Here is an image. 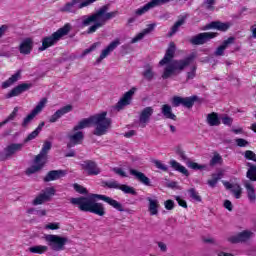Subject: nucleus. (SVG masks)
Instances as JSON below:
<instances>
[{"mask_svg": "<svg viewBox=\"0 0 256 256\" xmlns=\"http://www.w3.org/2000/svg\"><path fill=\"white\" fill-rule=\"evenodd\" d=\"M95 199H98L99 201H104V203H107L108 205L116 209V211H125L122 203L109 196L101 194H92L88 197L80 196L78 198H71L70 203L72 205H77L80 211H84L85 213H94V215L103 217L105 215V206L102 203L95 202Z\"/></svg>", "mask_w": 256, "mask_h": 256, "instance_id": "f257e3e1", "label": "nucleus"}, {"mask_svg": "<svg viewBox=\"0 0 256 256\" xmlns=\"http://www.w3.org/2000/svg\"><path fill=\"white\" fill-rule=\"evenodd\" d=\"M107 11H109V5H104L100 7L94 14L82 16V27H89L91 23H94L88 28V35H92V33H95L97 29H101V27L105 26L108 21L115 19V17L119 15V11L117 10L112 12Z\"/></svg>", "mask_w": 256, "mask_h": 256, "instance_id": "f03ea898", "label": "nucleus"}, {"mask_svg": "<svg viewBox=\"0 0 256 256\" xmlns=\"http://www.w3.org/2000/svg\"><path fill=\"white\" fill-rule=\"evenodd\" d=\"M91 125L95 126L93 134L97 137H101L105 135L109 127H111V119L107 118V112L95 114L94 116L81 120L74 126L73 131H81V129H87V127H91Z\"/></svg>", "mask_w": 256, "mask_h": 256, "instance_id": "7ed1b4c3", "label": "nucleus"}, {"mask_svg": "<svg viewBox=\"0 0 256 256\" xmlns=\"http://www.w3.org/2000/svg\"><path fill=\"white\" fill-rule=\"evenodd\" d=\"M197 58V54L195 52L191 53L184 59L179 60H172L169 64L165 67L164 72L162 74V79H169L171 75L175 73H181L195 61Z\"/></svg>", "mask_w": 256, "mask_h": 256, "instance_id": "20e7f679", "label": "nucleus"}, {"mask_svg": "<svg viewBox=\"0 0 256 256\" xmlns=\"http://www.w3.org/2000/svg\"><path fill=\"white\" fill-rule=\"evenodd\" d=\"M69 31H71V24H65L62 28L58 29L51 36L44 37L42 39V46L38 49L39 51H45L49 49V47H53L62 37L65 35H69Z\"/></svg>", "mask_w": 256, "mask_h": 256, "instance_id": "39448f33", "label": "nucleus"}, {"mask_svg": "<svg viewBox=\"0 0 256 256\" xmlns=\"http://www.w3.org/2000/svg\"><path fill=\"white\" fill-rule=\"evenodd\" d=\"M44 239L52 251H63L65 249V245H67L69 241L67 237H61L55 234H47Z\"/></svg>", "mask_w": 256, "mask_h": 256, "instance_id": "423d86ee", "label": "nucleus"}, {"mask_svg": "<svg viewBox=\"0 0 256 256\" xmlns=\"http://www.w3.org/2000/svg\"><path fill=\"white\" fill-rule=\"evenodd\" d=\"M255 237V233L251 230H244L236 235L229 236L227 241L232 245H237L239 243H247Z\"/></svg>", "mask_w": 256, "mask_h": 256, "instance_id": "0eeeda50", "label": "nucleus"}, {"mask_svg": "<svg viewBox=\"0 0 256 256\" xmlns=\"http://www.w3.org/2000/svg\"><path fill=\"white\" fill-rule=\"evenodd\" d=\"M198 96H190V97H181V96H174L172 98V105L173 107H186V109H191L195 105V101H198Z\"/></svg>", "mask_w": 256, "mask_h": 256, "instance_id": "6e6552de", "label": "nucleus"}, {"mask_svg": "<svg viewBox=\"0 0 256 256\" xmlns=\"http://www.w3.org/2000/svg\"><path fill=\"white\" fill-rule=\"evenodd\" d=\"M135 91L137 88L133 87L129 91L125 92L124 95L120 98V100L114 106L115 111H123L125 107L131 105V101H133V96L135 95Z\"/></svg>", "mask_w": 256, "mask_h": 256, "instance_id": "1a4fd4ad", "label": "nucleus"}, {"mask_svg": "<svg viewBox=\"0 0 256 256\" xmlns=\"http://www.w3.org/2000/svg\"><path fill=\"white\" fill-rule=\"evenodd\" d=\"M45 105H47V98H42L32 112L24 118L22 127H27L29 123H31V121H33V119H35V117H37V115L43 111Z\"/></svg>", "mask_w": 256, "mask_h": 256, "instance_id": "9d476101", "label": "nucleus"}, {"mask_svg": "<svg viewBox=\"0 0 256 256\" xmlns=\"http://www.w3.org/2000/svg\"><path fill=\"white\" fill-rule=\"evenodd\" d=\"M215 37H217V33L215 32H203L193 36L190 39V43L192 45H205V43H209V41L215 39Z\"/></svg>", "mask_w": 256, "mask_h": 256, "instance_id": "9b49d317", "label": "nucleus"}, {"mask_svg": "<svg viewBox=\"0 0 256 256\" xmlns=\"http://www.w3.org/2000/svg\"><path fill=\"white\" fill-rule=\"evenodd\" d=\"M55 195V188L48 187L33 200L32 205H43V203H47V201H51V197Z\"/></svg>", "mask_w": 256, "mask_h": 256, "instance_id": "f8f14e48", "label": "nucleus"}, {"mask_svg": "<svg viewBox=\"0 0 256 256\" xmlns=\"http://www.w3.org/2000/svg\"><path fill=\"white\" fill-rule=\"evenodd\" d=\"M104 185L105 187H108V189H120V191H123V193H126L128 195H137V191H135V188L125 184L121 185L116 180L104 182Z\"/></svg>", "mask_w": 256, "mask_h": 256, "instance_id": "ddd939ff", "label": "nucleus"}, {"mask_svg": "<svg viewBox=\"0 0 256 256\" xmlns=\"http://www.w3.org/2000/svg\"><path fill=\"white\" fill-rule=\"evenodd\" d=\"M80 166L82 167L83 171L87 173V175H100L101 168L97 165V162L93 160H85L83 161Z\"/></svg>", "mask_w": 256, "mask_h": 256, "instance_id": "4468645a", "label": "nucleus"}, {"mask_svg": "<svg viewBox=\"0 0 256 256\" xmlns=\"http://www.w3.org/2000/svg\"><path fill=\"white\" fill-rule=\"evenodd\" d=\"M153 113H155V110L151 106L144 108L140 112L139 123L142 128L147 127V123L151 121V117H153Z\"/></svg>", "mask_w": 256, "mask_h": 256, "instance_id": "2eb2a0df", "label": "nucleus"}, {"mask_svg": "<svg viewBox=\"0 0 256 256\" xmlns=\"http://www.w3.org/2000/svg\"><path fill=\"white\" fill-rule=\"evenodd\" d=\"M175 51H177V48L175 46L174 42H171L166 50V53L162 60H160L159 65L163 67V65H169L173 61V58L175 57Z\"/></svg>", "mask_w": 256, "mask_h": 256, "instance_id": "dca6fc26", "label": "nucleus"}, {"mask_svg": "<svg viewBox=\"0 0 256 256\" xmlns=\"http://www.w3.org/2000/svg\"><path fill=\"white\" fill-rule=\"evenodd\" d=\"M119 45H121V40L116 39L114 41H112L104 50H102L99 58L96 60V63H101V61H103V59H106V57H109V55L111 53H113V51H115L116 47H119Z\"/></svg>", "mask_w": 256, "mask_h": 256, "instance_id": "f3484780", "label": "nucleus"}, {"mask_svg": "<svg viewBox=\"0 0 256 256\" xmlns=\"http://www.w3.org/2000/svg\"><path fill=\"white\" fill-rule=\"evenodd\" d=\"M23 147H25V144L23 143H12L9 144L4 148V157L5 159H10V157H13L15 153H19V151H23Z\"/></svg>", "mask_w": 256, "mask_h": 256, "instance_id": "a211bd4d", "label": "nucleus"}, {"mask_svg": "<svg viewBox=\"0 0 256 256\" xmlns=\"http://www.w3.org/2000/svg\"><path fill=\"white\" fill-rule=\"evenodd\" d=\"M33 45V38H24L19 44L18 51L21 55H31Z\"/></svg>", "mask_w": 256, "mask_h": 256, "instance_id": "6ab92c4d", "label": "nucleus"}, {"mask_svg": "<svg viewBox=\"0 0 256 256\" xmlns=\"http://www.w3.org/2000/svg\"><path fill=\"white\" fill-rule=\"evenodd\" d=\"M73 111L72 105H66L60 109H58L50 118L49 123H57L59 119L63 117V115H67V113H71Z\"/></svg>", "mask_w": 256, "mask_h": 256, "instance_id": "aec40b11", "label": "nucleus"}, {"mask_svg": "<svg viewBox=\"0 0 256 256\" xmlns=\"http://www.w3.org/2000/svg\"><path fill=\"white\" fill-rule=\"evenodd\" d=\"M69 143L67 144V148L71 149V147H75V145H81L83 143V139H85V135L78 131L74 134L68 135Z\"/></svg>", "mask_w": 256, "mask_h": 256, "instance_id": "412c9836", "label": "nucleus"}, {"mask_svg": "<svg viewBox=\"0 0 256 256\" xmlns=\"http://www.w3.org/2000/svg\"><path fill=\"white\" fill-rule=\"evenodd\" d=\"M28 89H31V84L23 83L16 87H14L9 93L6 94V99H11L12 97H18V95H21V93H25V91H28Z\"/></svg>", "mask_w": 256, "mask_h": 256, "instance_id": "4be33fe9", "label": "nucleus"}, {"mask_svg": "<svg viewBox=\"0 0 256 256\" xmlns=\"http://www.w3.org/2000/svg\"><path fill=\"white\" fill-rule=\"evenodd\" d=\"M155 27H157V24H149L147 28L143 29L134 38H132L130 43H139V41L143 40L145 36L149 35V33H152V31H155Z\"/></svg>", "mask_w": 256, "mask_h": 256, "instance_id": "5701e85b", "label": "nucleus"}, {"mask_svg": "<svg viewBox=\"0 0 256 256\" xmlns=\"http://www.w3.org/2000/svg\"><path fill=\"white\" fill-rule=\"evenodd\" d=\"M67 175V171L65 170H52L47 173L44 177L45 183H49L50 181H57V179H61V177H65Z\"/></svg>", "mask_w": 256, "mask_h": 256, "instance_id": "b1692460", "label": "nucleus"}, {"mask_svg": "<svg viewBox=\"0 0 256 256\" xmlns=\"http://www.w3.org/2000/svg\"><path fill=\"white\" fill-rule=\"evenodd\" d=\"M129 171L130 175H133V177H135L137 181H139L143 185H146V187H151V180L143 172H139L135 169H130Z\"/></svg>", "mask_w": 256, "mask_h": 256, "instance_id": "393cba45", "label": "nucleus"}, {"mask_svg": "<svg viewBox=\"0 0 256 256\" xmlns=\"http://www.w3.org/2000/svg\"><path fill=\"white\" fill-rule=\"evenodd\" d=\"M223 185L224 187H226V189L231 190V193H233L236 199H241V195L243 193V189L241 188V185L231 184L230 182H227V181H224Z\"/></svg>", "mask_w": 256, "mask_h": 256, "instance_id": "a878e982", "label": "nucleus"}, {"mask_svg": "<svg viewBox=\"0 0 256 256\" xmlns=\"http://www.w3.org/2000/svg\"><path fill=\"white\" fill-rule=\"evenodd\" d=\"M235 43V37H229L227 40H224L222 45H220L216 51L214 52V55L216 57H223L225 55V49L229 47V45H233Z\"/></svg>", "mask_w": 256, "mask_h": 256, "instance_id": "bb28decb", "label": "nucleus"}, {"mask_svg": "<svg viewBox=\"0 0 256 256\" xmlns=\"http://www.w3.org/2000/svg\"><path fill=\"white\" fill-rule=\"evenodd\" d=\"M51 151V142H45L40 153L36 156V162L42 161L47 163V154Z\"/></svg>", "mask_w": 256, "mask_h": 256, "instance_id": "cd10ccee", "label": "nucleus"}, {"mask_svg": "<svg viewBox=\"0 0 256 256\" xmlns=\"http://www.w3.org/2000/svg\"><path fill=\"white\" fill-rule=\"evenodd\" d=\"M231 27L229 23L213 21L205 26V29H217V31H227Z\"/></svg>", "mask_w": 256, "mask_h": 256, "instance_id": "c85d7f7f", "label": "nucleus"}, {"mask_svg": "<svg viewBox=\"0 0 256 256\" xmlns=\"http://www.w3.org/2000/svg\"><path fill=\"white\" fill-rule=\"evenodd\" d=\"M19 79H21V70H18L9 79L4 81L1 85L2 89H9V87L15 85V83H17V81H19Z\"/></svg>", "mask_w": 256, "mask_h": 256, "instance_id": "c756f323", "label": "nucleus"}, {"mask_svg": "<svg viewBox=\"0 0 256 256\" xmlns=\"http://www.w3.org/2000/svg\"><path fill=\"white\" fill-rule=\"evenodd\" d=\"M43 167H45V162H43L42 160H38L37 161V157L34 159V165H32L31 167H29L26 170V175H33L39 171H41V169H43Z\"/></svg>", "mask_w": 256, "mask_h": 256, "instance_id": "7c9ffc66", "label": "nucleus"}, {"mask_svg": "<svg viewBox=\"0 0 256 256\" xmlns=\"http://www.w3.org/2000/svg\"><path fill=\"white\" fill-rule=\"evenodd\" d=\"M149 205H148V211L151 216L153 215H159V200L152 199L151 197L146 198Z\"/></svg>", "mask_w": 256, "mask_h": 256, "instance_id": "2f4dec72", "label": "nucleus"}, {"mask_svg": "<svg viewBox=\"0 0 256 256\" xmlns=\"http://www.w3.org/2000/svg\"><path fill=\"white\" fill-rule=\"evenodd\" d=\"M244 187L247 191V197H248L250 203H255L256 194H255V187H253V184H251V182L246 180V181H244Z\"/></svg>", "mask_w": 256, "mask_h": 256, "instance_id": "473e14b6", "label": "nucleus"}, {"mask_svg": "<svg viewBox=\"0 0 256 256\" xmlns=\"http://www.w3.org/2000/svg\"><path fill=\"white\" fill-rule=\"evenodd\" d=\"M161 113L165 117V119H171L172 121H177V116L173 113V109L169 104L162 105Z\"/></svg>", "mask_w": 256, "mask_h": 256, "instance_id": "72a5a7b5", "label": "nucleus"}, {"mask_svg": "<svg viewBox=\"0 0 256 256\" xmlns=\"http://www.w3.org/2000/svg\"><path fill=\"white\" fill-rule=\"evenodd\" d=\"M206 121L210 127H218V125H221V120H219V114L215 112L208 114Z\"/></svg>", "mask_w": 256, "mask_h": 256, "instance_id": "f704fd0d", "label": "nucleus"}, {"mask_svg": "<svg viewBox=\"0 0 256 256\" xmlns=\"http://www.w3.org/2000/svg\"><path fill=\"white\" fill-rule=\"evenodd\" d=\"M43 127H45V122H41L38 125V127L25 138L24 143H29V141H33V139H37L41 131H43Z\"/></svg>", "mask_w": 256, "mask_h": 256, "instance_id": "c9c22d12", "label": "nucleus"}, {"mask_svg": "<svg viewBox=\"0 0 256 256\" xmlns=\"http://www.w3.org/2000/svg\"><path fill=\"white\" fill-rule=\"evenodd\" d=\"M170 165H171V167L174 168L175 171L182 173V175H185V177H189V170H187V168H185V166L181 165L176 160H171Z\"/></svg>", "mask_w": 256, "mask_h": 256, "instance_id": "e433bc0d", "label": "nucleus"}, {"mask_svg": "<svg viewBox=\"0 0 256 256\" xmlns=\"http://www.w3.org/2000/svg\"><path fill=\"white\" fill-rule=\"evenodd\" d=\"M211 179L207 181V184L209 185V187L215 188L217 187V183H219V181H221V179H223V172H217V173H213L211 175Z\"/></svg>", "mask_w": 256, "mask_h": 256, "instance_id": "4c0bfd02", "label": "nucleus"}, {"mask_svg": "<svg viewBox=\"0 0 256 256\" xmlns=\"http://www.w3.org/2000/svg\"><path fill=\"white\" fill-rule=\"evenodd\" d=\"M246 167H249L246 172L247 179L250 181H256V165L251 162H247Z\"/></svg>", "mask_w": 256, "mask_h": 256, "instance_id": "58836bf2", "label": "nucleus"}, {"mask_svg": "<svg viewBox=\"0 0 256 256\" xmlns=\"http://www.w3.org/2000/svg\"><path fill=\"white\" fill-rule=\"evenodd\" d=\"M144 79H146V81H153L154 77H155V72L153 71V66L147 64L144 66V71L142 73Z\"/></svg>", "mask_w": 256, "mask_h": 256, "instance_id": "ea45409f", "label": "nucleus"}, {"mask_svg": "<svg viewBox=\"0 0 256 256\" xmlns=\"http://www.w3.org/2000/svg\"><path fill=\"white\" fill-rule=\"evenodd\" d=\"M60 11L62 13H73L74 15L77 13V11H79V8L76 7L72 1L66 3L61 9Z\"/></svg>", "mask_w": 256, "mask_h": 256, "instance_id": "a19ab883", "label": "nucleus"}, {"mask_svg": "<svg viewBox=\"0 0 256 256\" xmlns=\"http://www.w3.org/2000/svg\"><path fill=\"white\" fill-rule=\"evenodd\" d=\"M28 251L37 255H43V253H47V251H49V247L43 245H36L28 248Z\"/></svg>", "mask_w": 256, "mask_h": 256, "instance_id": "79ce46f5", "label": "nucleus"}, {"mask_svg": "<svg viewBox=\"0 0 256 256\" xmlns=\"http://www.w3.org/2000/svg\"><path fill=\"white\" fill-rule=\"evenodd\" d=\"M185 19H187V17L182 16L179 20L175 22V24L172 26L171 31L169 33L170 37H173V35H175L177 31H179V27H181V25H185Z\"/></svg>", "mask_w": 256, "mask_h": 256, "instance_id": "37998d69", "label": "nucleus"}, {"mask_svg": "<svg viewBox=\"0 0 256 256\" xmlns=\"http://www.w3.org/2000/svg\"><path fill=\"white\" fill-rule=\"evenodd\" d=\"M150 9L152 8L150 3L148 2L143 7L136 9L134 14L136 15V17H141L142 15H145V13H147Z\"/></svg>", "mask_w": 256, "mask_h": 256, "instance_id": "c03bdc74", "label": "nucleus"}, {"mask_svg": "<svg viewBox=\"0 0 256 256\" xmlns=\"http://www.w3.org/2000/svg\"><path fill=\"white\" fill-rule=\"evenodd\" d=\"M171 1L174 0H151L150 2V7L152 9H155V7H161V5H167V3H171Z\"/></svg>", "mask_w": 256, "mask_h": 256, "instance_id": "a18cd8bd", "label": "nucleus"}, {"mask_svg": "<svg viewBox=\"0 0 256 256\" xmlns=\"http://www.w3.org/2000/svg\"><path fill=\"white\" fill-rule=\"evenodd\" d=\"M188 167L190 169H194V171H201L203 169H207V165H201V164H198L197 162H191L189 161L187 163Z\"/></svg>", "mask_w": 256, "mask_h": 256, "instance_id": "49530a36", "label": "nucleus"}, {"mask_svg": "<svg viewBox=\"0 0 256 256\" xmlns=\"http://www.w3.org/2000/svg\"><path fill=\"white\" fill-rule=\"evenodd\" d=\"M188 193H189L191 199H193V201H196L197 203H201V197L199 196V192H197V190H195V188L189 189Z\"/></svg>", "mask_w": 256, "mask_h": 256, "instance_id": "de8ad7c7", "label": "nucleus"}, {"mask_svg": "<svg viewBox=\"0 0 256 256\" xmlns=\"http://www.w3.org/2000/svg\"><path fill=\"white\" fill-rule=\"evenodd\" d=\"M215 0H205L202 4V6L207 10V11H214L215 7Z\"/></svg>", "mask_w": 256, "mask_h": 256, "instance_id": "09e8293b", "label": "nucleus"}, {"mask_svg": "<svg viewBox=\"0 0 256 256\" xmlns=\"http://www.w3.org/2000/svg\"><path fill=\"white\" fill-rule=\"evenodd\" d=\"M17 113H19V107H15L11 114L4 120V123H9L10 121H15V117H17Z\"/></svg>", "mask_w": 256, "mask_h": 256, "instance_id": "8fccbe9b", "label": "nucleus"}, {"mask_svg": "<svg viewBox=\"0 0 256 256\" xmlns=\"http://www.w3.org/2000/svg\"><path fill=\"white\" fill-rule=\"evenodd\" d=\"M219 163H223V158L221 157V155L216 154L210 160V166L214 167V165H219Z\"/></svg>", "mask_w": 256, "mask_h": 256, "instance_id": "3c124183", "label": "nucleus"}, {"mask_svg": "<svg viewBox=\"0 0 256 256\" xmlns=\"http://www.w3.org/2000/svg\"><path fill=\"white\" fill-rule=\"evenodd\" d=\"M244 157L245 159H247L248 161H254L256 163V154L255 152L251 151V150H246L244 152Z\"/></svg>", "mask_w": 256, "mask_h": 256, "instance_id": "603ef678", "label": "nucleus"}, {"mask_svg": "<svg viewBox=\"0 0 256 256\" xmlns=\"http://www.w3.org/2000/svg\"><path fill=\"white\" fill-rule=\"evenodd\" d=\"M73 188L76 193H80V195H87V188H85L77 183H75L73 185Z\"/></svg>", "mask_w": 256, "mask_h": 256, "instance_id": "864d4df0", "label": "nucleus"}, {"mask_svg": "<svg viewBox=\"0 0 256 256\" xmlns=\"http://www.w3.org/2000/svg\"><path fill=\"white\" fill-rule=\"evenodd\" d=\"M155 167H157V169H160V171H168V167L167 165L163 164V162H161V160H153V162Z\"/></svg>", "mask_w": 256, "mask_h": 256, "instance_id": "5fc2aeb1", "label": "nucleus"}, {"mask_svg": "<svg viewBox=\"0 0 256 256\" xmlns=\"http://www.w3.org/2000/svg\"><path fill=\"white\" fill-rule=\"evenodd\" d=\"M97 45H99V43H94L88 49H85L81 54V57H85V55H89V53L95 51V49H97Z\"/></svg>", "mask_w": 256, "mask_h": 256, "instance_id": "6e6d98bb", "label": "nucleus"}, {"mask_svg": "<svg viewBox=\"0 0 256 256\" xmlns=\"http://www.w3.org/2000/svg\"><path fill=\"white\" fill-rule=\"evenodd\" d=\"M197 73V65L191 66V71L187 73V79H195V75Z\"/></svg>", "mask_w": 256, "mask_h": 256, "instance_id": "4d7b16f0", "label": "nucleus"}, {"mask_svg": "<svg viewBox=\"0 0 256 256\" xmlns=\"http://www.w3.org/2000/svg\"><path fill=\"white\" fill-rule=\"evenodd\" d=\"M164 207L167 209V211H173L175 208V202H173V200H166L164 202Z\"/></svg>", "mask_w": 256, "mask_h": 256, "instance_id": "13d9d810", "label": "nucleus"}, {"mask_svg": "<svg viewBox=\"0 0 256 256\" xmlns=\"http://www.w3.org/2000/svg\"><path fill=\"white\" fill-rule=\"evenodd\" d=\"M174 199L177 201V203H178V205H180V207L187 209V201L180 198V196H174Z\"/></svg>", "mask_w": 256, "mask_h": 256, "instance_id": "bf43d9fd", "label": "nucleus"}, {"mask_svg": "<svg viewBox=\"0 0 256 256\" xmlns=\"http://www.w3.org/2000/svg\"><path fill=\"white\" fill-rule=\"evenodd\" d=\"M236 145L238 147H247V145H249V142L243 138H238L236 139Z\"/></svg>", "mask_w": 256, "mask_h": 256, "instance_id": "052dcab7", "label": "nucleus"}, {"mask_svg": "<svg viewBox=\"0 0 256 256\" xmlns=\"http://www.w3.org/2000/svg\"><path fill=\"white\" fill-rule=\"evenodd\" d=\"M222 123L223 125H228L229 127H231V125H233V118L229 116H224L222 117Z\"/></svg>", "mask_w": 256, "mask_h": 256, "instance_id": "680f3d73", "label": "nucleus"}, {"mask_svg": "<svg viewBox=\"0 0 256 256\" xmlns=\"http://www.w3.org/2000/svg\"><path fill=\"white\" fill-rule=\"evenodd\" d=\"M116 173V175H119L120 177H127V173L122 170V168L115 167L112 169Z\"/></svg>", "mask_w": 256, "mask_h": 256, "instance_id": "e2e57ef3", "label": "nucleus"}, {"mask_svg": "<svg viewBox=\"0 0 256 256\" xmlns=\"http://www.w3.org/2000/svg\"><path fill=\"white\" fill-rule=\"evenodd\" d=\"M45 229H50L51 231H56L57 229H59V223H57V222L49 223L45 226Z\"/></svg>", "mask_w": 256, "mask_h": 256, "instance_id": "0e129e2a", "label": "nucleus"}, {"mask_svg": "<svg viewBox=\"0 0 256 256\" xmlns=\"http://www.w3.org/2000/svg\"><path fill=\"white\" fill-rule=\"evenodd\" d=\"M157 245L161 253H167V244H165V242H157Z\"/></svg>", "mask_w": 256, "mask_h": 256, "instance_id": "69168bd1", "label": "nucleus"}, {"mask_svg": "<svg viewBox=\"0 0 256 256\" xmlns=\"http://www.w3.org/2000/svg\"><path fill=\"white\" fill-rule=\"evenodd\" d=\"M177 155L182 159V161H187V155H185V151L178 148L176 150Z\"/></svg>", "mask_w": 256, "mask_h": 256, "instance_id": "338daca9", "label": "nucleus"}, {"mask_svg": "<svg viewBox=\"0 0 256 256\" xmlns=\"http://www.w3.org/2000/svg\"><path fill=\"white\" fill-rule=\"evenodd\" d=\"M224 207H225V209H227L229 211H233V203H231L230 200L224 201Z\"/></svg>", "mask_w": 256, "mask_h": 256, "instance_id": "774afa93", "label": "nucleus"}]
</instances>
